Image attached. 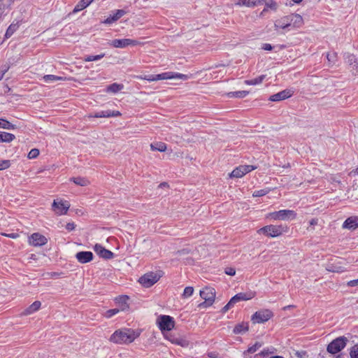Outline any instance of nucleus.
<instances>
[{
  "instance_id": "obj_28",
  "label": "nucleus",
  "mask_w": 358,
  "mask_h": 358,
  "mask_svg": "<svg viewBox=\"0 0 358 358\" xmlns=\"http://www.w3.org/2000/svg\"><path fill=\"white\" fill-rule=\"evenodd\" d=\"M1 142L10 143L15 138V136L13 134L1 131Z\"/></svg>"
},
{
  "instance_id": "obj_49",
  "label": "nucleus",
  "mask_w": 358,
  "mask_h": 358,
  "mask_svg": "<svg viewBox=\"0 0 358 358\" xmlns=\"http://www.w3.org/2000/svg\"><path fill=\"white\" fill-rule=\"evenodd\" d=\"M327 270L331 272H336V273H341V272L343 271V269L342 268V267H341V266L336 267V266H334L333 265L329 266V268H327Z\"/></svg>"
},
{
  "instance_id": "obj_51",
  "label": "nucleus",
  "mask_w": 358,
  "mask_h": 358,
  "mask_svg": "<svg viewBox=\"0 0 358 358\" xmlns=\"http://www.w3.org/2000/svg\"><path fill=\"white\" fill-rule=\"evenodd\" d=\"M224 273L227 275L234 276L236 274V270L234 268L232 267H227L224 270Z\"/></svg>"
},
{
  "instance_id": "obj_53",
  "label": "nucleus",
  "mask_w": 358,
  "mask_h": 358,
  "mask_svg": "<svg viewBox=\"0 0 358 358\" xmlns=\"http://www.w3.org/2000/svg\"><path fill=\"white\" fill-rule=\"evenodd\" d=\"M75 224L73 222H69V223H67L66 225V229L71 231H73L74 229H75Z\"/></svg>"
},
{
  "instance_id": "obj_58",
  "label": "nucleus",
  "mask_w": 358,
  "mask_h": 358,
  "mask_svg": "<svg viewBox=\"0 0 358 358\" xmlns=\"http://www.w3.org/2000/svg\"><path fill=\"white\" fill-rule=\"evenodd\" d=\"M3 236L12 238H16L19 236L18 234L16 233H12V234H3Z\"/></svg>"
},
{
  "instance_id": "obj_18",
  "label": "nucleus",
  "mask_w": 358,
  "mask_h": 358,
  "mask_svg": "<svg viewBox=\"0 0 358 358\" xmlns=\"http://www.w3.org/2000/svg\"><path fill=\"white\" fill-rule=\"evenodd\" d=\"M266 0H238L236 3L238 6H245L247 7H255L258 5H262Z\"/></svg>"
},
{
  "instance_id": "obj_10",
  "label": "nucleus",
  "mask_w": 358,
  "mask_h": 358,
  "mask_svg": "<svg viewBox=\"0 0 358 358\" xmlns=\"http://www.w3.org/2000/svg\"><path fill=\"white\" fill-rule=\"evenodd\" d=\"M141 43L136 40L130 38L114 39L111 41L110 45L114 48H124L129 45H138Z\"/></svg>"
},
{
  "instance_id": "obj_39",
  "label": "nucleus",
  "mask_w": 358,
  "mask_h": 358,
  "mask_svg": "<svg viewBox=\"0 0 358 358\" xmlns=\"http://www.w3.org/2000/svg\"><path fill=\"white\" fill-rule=\"evenodd\" d=\"M345 59L349 65H351L352 66L357 62V60L353 54H346Z\"/></svg>"
},
{
  "instance_id": "obj_34",
  "label": "nucleus",
  "mask_w": 358,
  "mask_h": 358,
  "mask_svg": "<svg viewBox=\"0 0 358 358\" xmlns=\"http://www.w3.org/2000/svg\"><path fill=\"white\" fill-rule=\"evenodd\" d=\"M123 85L113 83L108 87V91L113 93H117L123 89Z\"/></svg>"
},
{
  "instance_id": "obj_17",
  "label": "nucleus",
  "mask_w": 358,
  "mask_h": 358,
  "mask_svg": "<svg viewBox=\"0 0 358 358\" xmlns=\"http://www.w3.org/2000/svg\"><path fill=\"white\" fill-rule=\"evenodd\" d=\"M342 227L343 229H348L351 231L355 230L358 228V217L350 216L347 218L343 223Z\"/></svg>"
},
{
  "instance_id": "obj_22",
  "label": "nucleus",
  "mask_w": 358,
  "mask_h": 358,
  "mask_svg": "<svg viewBox=\"0 0 358 358\" xmlns=\"http://www.w3.org/2000/svg\"><path fill=\"white\" fill-rule=\"evenodd\" d=\"M41 306V303L39 301H35L31 304L27 308L25 309L24 314L27 315L37 311Z\"/></svg>"
},
{
  "instance_id": "obj_46",
  "label": "nucleus",
  "mask_w": 358,
  "mask_h": 358,
  "mask_svg": "<svg viewBox=\"0 0 358 358\" xmlns=\"http://www.w3.org/2000/svg\"><path fill=\"white\" fill-rule=\"evenodd\" d=\"M350 355L351 358H358V344L350 348Z\"/></svg>"
},
{
  "instance_id": "obj_44",
  "label": "nucleus",
  "mask_w": 358,
  "mask_h": 358,
  "mask_svg": "<svg viewBox=\"0 0 358 358\" xmlns=\"http://www.w3.org/2000/svg\"><path fill=\"white\" fill-rule=\"evenodd\" d=\"M10 161L8 159H3L0 161V171L8 169L10 166Z\"/></svg>"
},
{
  "instance_id": "obj_38",
  "label": "nucleus",
  "mask_w": 358,
  "mask_h": 358,
  "mask_svg": "<svg viewBox=\"0 0 358 358\" xmlns=\"http://www.w3.org/2000/svg\"><path fill=\"white\" fill-rule=\"evenodd\" d=\"M105 56L104 53L97 55H87L84 57L83 60L85 62H92L96 61L102 59Z\"/></svg>"
},
{
  "instance_id": "obj_33",
  "label": "nucleus",
  "mask_w": 358,
  "mask_h": 358,
  "mask_svg": "<svg viewBox=\"0 0 358 358\" xmlns=\"http://www.w3.org/2000/svg\"><path fill=\"white\" fill-rule=\"evenodd\" d=\"M119 303L122 305L121 310H126L129 308V305L127 304V301L129 300V297L127 295L121 296L117 299Z\"/></svg>"
},
{
  "instance_id": "obj_26",
  "label": "nucleus",
  "mask_w": 358,
  "mask_h": 358,
  "mask_svg": "<svg viewBox=\"0 0 358 358\" xmlns=\"http://www.w3.org/2000/svg\"><path fill=\"white\" fill-rule=\"evenodd\" d=\"M18 28V22L10 24L6 31L5 38H10L17 30Z\"/></svg>"
},
{
  "instance_id": "obj_12",
  "label": "nucleus",
  "mask_w": 358,
  "mask_h": 358,
  "mask_svg": "<svg viewBox=\"0 0 358 358\" xmlns=\"http://www.w3.org/2000/svg\"><path fill=\"white\" fill-rule=\"evenodd\" d=\"M94 250L100 257L105 259H111L114 257V253L113 252L106 249L100 244L96 243L94 246Z\"/></svg>"
},
{
  "instance_id": "obj_63",
  "label": "nucleus",
  "mask_w": 358,
  "mask_h": 358,
  "mask_svg": "<svg viewBox=\"0 0 358 358\" xmlns=\"http://www.w3.org/2000/svg\"><path fill=\"white\" fill-rule=\"evenodd\" d=\"M269 354V352L268 350H264L261 352L260 355L265 357L267 356Z\"/></svg>"
},
{
  "instance_id": "obj_43",
  "label": "nucleus",
  "mask_w": 358,
  "mask_h": 358,
  "mask_svg": "<svg viewBox=\"0 0 358 358\" xmlns=\"http://www.w3.org/2000/svg\"><path fill=\"white\" fill-rule=\"evenodd\" d=\"M194 292V288L192 287H186L184 289L182 296L184 298H187L191 296L193 294Z\"/></svg>"
},
{
  "instance_id": "obj_52",
  "label": "nucleus",
  "mask_w": 358,
  "mask_h": 358,
  "mask_svg": "<svg viewBox=\"0 0 358 358\" xmlns=\"http://www.w3.org/2000/svg\"><path fill=\"white\" fill-rule=\"evenodd\" d=\"M9 66L4 65L0 67V76L3 78L5 73L8 71Z\"/></svg>"
},
{
  "instance_id": "obj_13",
  "label": "nucleus",
  "mask_w": 358,
  "mask_h": 358,
  "mask_svg": "<svg viewBox=\"0 0 358 358\" xmlns=\"http://www.w3.org/2000/svg\"><path fill=\"white\" fill-rule=\"evenodd\" d=\"M293 95V91L291 90H285L275 94L271 95L268 100L271 101H279L291 97Z\"/></svg>"
},
{
  "instance_id": "obj_14",
  "label": "nucleus",
  "mask_w": 358,
  "mask_h": 358,
  "mask_svg": "<svg viewBox=\"0 0 358 358\" xmlns=\"http://www.w3.org/2000/svg\"><path fill=\"white\" fill-rule=\"evenodd\" d=\"M292 20H290V15L283 16L279 20H277L274 23L275 29L279 28L285 29L292 27Z\"/></svg>"
},
{
  "instance_id": "obj_35",
  "label": "nucleus",
  "mask_w": 358,
  "mask_h": 358,
  "mask_svg": "<svg viewBox=\"0 0 358 358\" xmlns=\"http://www.w3.org/2000/svg\"><path fill=\"white\" fill-rule=\"evenodd\" d=\"M327 59L329 66H333L337 61V53L334 52L331 53L328 52L327 54Z\"/></svg>"
},
{
  "instance_id": "obj_16",
  "label": "nucleus",
  "mask_w": 358,
  "mask_h": 358,
  "mask_svg": "<svg viewBox=\"0 0 358 358\" xmlns=\"http://www.w3.org/2000/svg\"><path fill=\"white\" fill-rule=\"evenodd\" d=\"M93 257L94 255L90 251H81L77 252L76 255V258L80 264H86L91 262Z\"/></svg>"
},
{
  "instance_id": "obj_55",
  "label": "nucleus",
  "mask_w": 358,
  "mask_h": 358,
  "mask_svg": "<svg viewBox=\"0 0 358 358\" xmlns=\"http://www.w3.org/2000/svg\"><path fill=\"white\" fill-rule=\"evenodd\" d=\"M262 49L268 51H271L273 50V46L269 43L263 44Z\"/></svg>"
},
{
  "instance_id": "obj_20",
  "label": "nucleus",
  "mask_w": 358,
  "mask_h": 358,
  "mask_svg": "<svg viewBox=\"0 0 358 358\" xmlns=\"http://www.w3.org/2000/svg\"><path fill=\"white\" fill-rule=\"evenodd\" d=\"M255 296V294L252 292L250 293H244L240 292L234 296V300H236V302H239L241 301H247L252 299Z\"/></svg>"
},
{
  "instance_id": "obj_31",
  "label": "nucleus",
  "mask_w": 358,
  "mask_h": 358,
  "mask_svg": "<svg viewBox=\"0 0 358 358\" xmlns=\"http://www.w3.org/2000/svg\"><path fill=\"white\" fill-rule=\"evenodd\" d=\"M152 150H157L159 152H164L166 149V145L164 143L157 142L150 145Z\"/></svg>"
},
{
  "instance_id": "obj_4",
  "label": "nucleus",
  "mask_w": 358,
  "mask_h": 358,
  "mask_svg": "<svg viewBox=\"0 0 358 358\" xmlns=\"http://www.w3.org/2000/svg\"><path fill=\"white\" fill-rule=\"evenodd\" d=\"M348 341V338L345 336L338 337L327 345V350L331 354H336L346 346Z\"/></svg>"
},
{
  "instance_id": "obj_9",
  "label": "nucleus",
  "mask_w": 358,
  "mask_h": 358,
  "mask_svg": "<svg viewBox=\"0 0 358 358\" xmlns=\"http://www.w3.org/2000/svg\"><path fill=\"white\" fill-rule=\"evenodd\" d=\"M52 208L56 214L65 215L70 208V204L67 201L54 200Z\"/></svg>"
},
{
  "instance_id": "obj_11",
  "label": "nucleus",
  "mask_w": 358,
  "mask_h": 358,
  "mask_svg": "<svg viewBox=\"0 0 358 358\" xmlns=\"http://www.w3.org/2000/svg\"><path fill=\"white\" fill-rule=\"evenodd\" d=\"M256 167L251 165H242L236 167L230 174L231 178H241L248 173L255 170Z\"/></svg>"
},
{
  "instance_id": "obj_37",
  "label": "nucleus",
  "mask_w": 358,
  "mask_h": 358,
  "mask_svg": "<svg viewBox=\"0 0 358 358\" xmlns=\"http://www.w3.org/2000/svg\"><path fill=\"white\" fill-rule=\"evenodd\" d=\"M43 80L45 83H52L55 81L63 80V78L55 75H45L43 77Z\"/></svg>"
},
{
  "instance_id": "obj_61",
  "label": "nucleus",
  "mask_w": 358,
  "mask_h": 358,
  "mask_svg": "<svg viewBox=\"0 0 358 358\" xmlns=\"http://www.w3.org/2000/svg\"><path fill=\"white\" fill-rule=\"evenodd\" d=\"M236 303H237L236 301L234 300V296H233L227 304L231 308Z\"/></svg>"
},
{
  "instance_id": "obj_56",
  "label": "nucleus",
  "mask_w": 358,
  "mask_h": 358,
  "mask_svg": "<svg viewBox=\"0 0 358 358\" xmlns=\"http://www.w3.org/2000/svg\"><path fill=\"white\" fill-rule=\"evenodd\" d=\"M352 72L354 75L358 76V62L352 66Z\"/></svg>"
},
{
  "instance_id": "obj_21",
  "label": "nucleus",
  "mask_w": 358,
  "mask_h": 358,
  "mask_svg": "<svg viewBox=\"0 0 358 358\" xmlns=\"http://www.w3.org/2000/svg\"><path fill=\"white\" fill-rule=\"evenodd\" d=\"M249 327L248 323H239L235 326L233 332L235 334H243L248 331Z\"/></svg>"
},
{
  "instance_id": "obj_54",
  "label": "nucleus",
  "mask_w": 358,
  "mask_h": 358,
  "mask_svg": "<svg viewBox=\"0 0 358 358\" xmlns=\"http://www.w3.org/2000/svg\"><path fill=\"white\" fill-rule=\"evenodd\" d=\"M347 285L349 287L357 286L358 285V278L356 280H352L348 282Z\"/></svg>"
},
{
  "instance_id": "obj_47",
  "label": "nucleus",
  "mask_w": 358,
  "mask_h": 358,
  "mask_svg": "<svg viewBox=\"0 0 358 358\" xmlns=\"http://www.w3.org/2000/svg\"><path fill=\"white\" fill-rule=\"evenodd\" d=\"M39 155V150L36 148L31 149L29 154H28V158L29 159H35Z\"/></svg>"
},
{
  "instance_id": "obj_62",
  "label": "nucleus",
  "mask_w": 358,
  "mask_h": 358,
  "mask_svg": "<svg viewBox=\"0 0 358 358\" xmlns=\"http://www.w3.org/2000/svg\"><path fill=\"white\" fill-rule=\"evenodd\" d=\"M230 309V308L226 304L222 309V313H225L227 311H228Z\"/></svg>"
},
{
  "instance_id": "obj_24",
  "label": "nucleus",
  "mask_w": 358,
  "mask_h": 358,
  "mask_svg": "<svg viewBox=\"0 0 358 358\" xmlns=\"http://www.w3.org/2000/svg\"><path fill=\"white\" fill-rule=\"evenodd\" d=\"M70 180L73 181L77 185L82 187L87 186L90 184V181L87 178L83 177H73L71 178Z\"/></svg>"
},
{
  "instance_id": "obj_2",
  "label": "nucleus",
  "mask_w": 358,
  "mask_h": 358,
  "mask_svg": "<svg viewBox=\"0 0 358 358\" xmlns=\"http://www.w3.org/2000/svg\"><path fill=\"white\" fill-rule=\"evenodd\" d=\"M288 231V227L286 225H266L259 229L257 232L262 234L268 237L275 238L280 236L283 233H286Z\"/></svg>"
},
{
  "instance_id": "obj_59",
  "label": "nucleus",
  "mask_w": 358,
  "mask_h": 358,
  "mask_svg": "<svg viewBox=\"0 0 358 358\" xmlns=\"http://www.w3.org/2000/svg\"><path fill=\"white\" fill-rule=\"evenodd\" d=\"M115 21H117L116 20H115L114 17L112 15V16H110L108 17L105 21L104 22L106 23V24H111L113 23V22Z\"/></svg>"
},
{
  "instance_id": "obj_40",
  "label": "nucleus",
  "mask_w": 358,
  "mask_h": 358,
  "mask_svg": "<svg viewBox=\"0 0 358 358\" xmlns=\"http://www.w3.org/2000/svg\"><path fill=\"white\" fill-rule=\"evenodd\" d=\"M265 3L266 8L263 10V12H265L267 8H271V10H275L277 9V3L273 0H270L268 2H266V0L264 3Z\"/></svg>"
},
{
  "instance_id": "obj_1",
  "label": "nucleus",
  "mask_w": 358,
  "mask_h": 358,
  "mask_svg": "<svg viewBox=\"0 0 358 358\" xmlns=\"http://www.w3.org/2000/svg\"><path fill=\"white\" fill-rule=\"evenodd\" d=\"M138 336L131 329H118L110 336V341L116 344H128L132 343Z\"/></svg>"
},
{
  "instance_id": "obj_19",
  "label": "nucleus",
  "mask_w": 358,
  "mask_h": 358,
  "mask_svg": "<svg viewBox=\"0 0 358 358\" xmlns=\"http://www.w3.org/2000/svg\"><path fill=\"white\" fill-rule=\"evenodd\" d=\"M290 20H292V27L294 28L301 27L303 22L302 17L299 14H290Z\"/></svg>"
},
{
  "instance_id": "obj_15",
  "label": "nucleus",
  "mask_w": 358,
  "mask_h": 358,
  "mask_svg": "<svg viewBox=\"0 0 358 358\" xmlns=\"http://www.w3.org/2000/svg\"><path fill=\"white\" fill-rule=\"evenodd\" d=\"M29 242L34 246H42L47 243L48 239L38 233H34L30 236Z\"/></svg>"
},
{
  "instance_id": "obj_30",
  "label": "nucleus",
  "mask_w": 358,
  "mask_h": 358,
  "mask_svg": "<svg viewBox=\"0 0 358 358\" xmlns=\"http://www.w3.org/2000/svg\"><path fill=\"white\" fill-rule=\"evenodd\" d=\"M265 75H261L257 78H255L254 79L251 80H245V83L248 85H255L260 84L263 82L264 79L265 78Z\"/></svg>"
},
{
  "instance_id": "obj_3",
  "label": "nucleus",
  "mask_w": 358,
  "mask_h": 358,
  "mask_svg": "<svg viewBox=\"0 0 358 358\" xmlns=\"http://www.w3.org/2000/svg\"><path fill=\"white\" fill-rule=\"evenodd\" d=\"M162 276V271H158L156 273L149 272L141 276L138 282L145 287H150L155 284Z\"/></svg>"
},
{
  "instance_id": "obj_41",
  "label": "nucleus",
  "mask_w": 358,
  "mask_h": 358,
  "mask_svg": "<svg viewBox=\"0 0 358 358\" xmlns=\"http://www.w3.org/2000/svg\"><path fill=\"white\" fill-rule=\"evenodd\" d=\"M268 192H269V189H259V190H255L253 192L252 196H255V197L263 196L266 195V194H268Z\"/></svg>"
},
{
  "instance_id": "obj_25",
  "label": "nucleus",
  "mask_w": 358,
  "mask_h": 358,
  "mask_svg": "<svg viewBox=\"0 0 358 358\" xmlns=\"http://www.w3.org/2000/svg\"><path fill=\"white\" fill-rule=\"evenodd\" d=\"M166 77L169 76V78H166L167 79H173V78H179L182 79L183 80H186L189 78V76L185 74L180 73H173V72H166Z\"/></svg>"
},
{
  "instance_id": "obj_23",
  "label": "nucleus",
  "mask_w": 358,
  "mask_h": 358,
  "mask_svg": "<svg viewBox=\"0 0 358 358\" xmlns=\"http://www.w3.org/2000/svg\"><path fill=\"white\" fill-rule=\"evenodd\" d=\"M166 73H160V74H150L145 76L143 78L144 80H148V81H157L159 80H166ZM169 78V76H167Z\"/></svg>"
},
{
  "instance_id": "obj_60",
  "label": "nucleus",
  "mask_w": 358,
  "mask_h": 358,
  "mask_svg": "<svg viewBox=\"0 0 358 358\" xmlns=\"http://www.w3.org/2000/svg\"><path fill=\"white\" fill-rule=\"evenodd\" d=\"M317 222H318V219L317 218H313L309 222L310 227L315 226V225L317 224Z\"/></svg>"
},
{
  "instance_id": "obj_5",
  "label": "nucleus",
  "mask_w": 358,
  "mask_h": 358,
  "mask_svg": "<svg viewBox=\"0 0 358 358\" xmlns=\"http://www.w3.org/2000/svg\"><path fill=\"white\" fill-rule=\"evenodd\" d=\"M200 296L205 300L201 303L199 307H208L213 304L215 298V290L213 287H206L200 291Z\"/></svg>"
},
{
  "instance_id": "obj_27",
  "label": "nucleus",
  "mask_w": 358,
  "mask_h": 358,
  "mask_svg": "<svg viewBox=\"0 0 358 358\" xmlns=\"http://www.w3.org/2000/svg\"><path fill=\"white\" fill-rule=\"evenodd\" d=\"M249 94L248 91L242 90L236 92H231L227 93V96L230 98H244Z\"/></svg>"
},
{
  "instance_id": "obj_64",
  "label": "nucleus",
  "mask_w": 358,
  "mask_h": 358,
  "mask_svg": "<svg viewBox=\"0 0 358 358\" xmlns=\"http://www.w3.org/2000/svg\"><path fill=\"white\" fill-rule=\"evenodd\" d=\"M269 358H284V357L282 356H279V355H275V356H272Z\"/></svg>"
},
{
  "instance_id": "obj_36",
  "label": "nucleus",
  "mask_w": 358,
  "mask_h": 358,
  "mask_svg": "<svg viewBox=\"0 0 358 358\" xmlns=\"http://www.w3.org/2000/svg\"><path fill=\"white\" fill-rule=\"evenodd\" d=\"M89 6L88 3L85 0H80L78 3L75 6L73 13L80 11Z\"/></svg>"
},
{
  "instance_id": "obj_6",
  "label": "nucleus",
  "mask_w": 358,
  "mask_h": 358,
  "mask_svg": "<svg viewBox=\"0 0 358 358\" xmlns=\"http://www.w3.org/2000/svg\"><path fill=\"white\" fill-rule=\"evenodd\" d=\"M268 217L274 220H293L296 217V213L292 210H280L269 213Z\"/></svg>"
},
{
  "instance_id": "obj_7",
  "label": "nucleus",
  "mask_w": 358,
  "mask_h": 358,
  "mask_svg": "<svg viewBox=\"0 0 358 358\" xmlns=\"http://www.w3.org/2000/svg\"><path fill=\"white\" fill-rule=\"evenodd\" d=\"M159 329L162 331H169L174 328L175 321L173 317L169 315H160L157 320Z\"/></svg>"
},
{
  "instance_id": "obj_42",
  "label": "nucleus",
  "mask_w": 358,
  "mask_h": 358,
  "mask_svg": "<svg viewBox=\"0 0 358 358\" xmlns=\"http://www.w3.org/2000/svg\"><path fill=\"white\" fill-rule=\"evenodd\" d=\"M120 312V309L118 308H113V309H110V310H108L105 313H104V317H106V318H110L112 317L113 315H116L117 313H118Z\"/></svg>"
},
{
  "instance_id": "obj_48",
  "label": "nucleus",
  "mask_w": 358,
  "mask_h": 358,
  "mask_svg": "<svg viewBox=\"0 0 358 358\" xmlns=\"http://www.w3.org/2000/svg\"><path fill=\"white\" fill-rule=\"evenodd\" d=\"M95 117H110V110H103L96 113L94 116Z\"/></svg>"
},
{
  "instance_id": "obj_45",
  "label": "nucleus",
  "mask_w": 358,
  "mask_h": 358,
  "mask_svg": "<svg viewBox=\"0 0 358 358\" xmlns=\"http://www.w3.org/2000/svg\"><path fill=\"white\" fill-rule=\"evenodd\" d=\"M170 341L171 343L180 345L181 346H185L187 344V341L182 338H170Z\"/></svg>"
},
{
  "instance_id": "obj_57",
  "label": "nucleus",
  "mask_w": 358,
  "mask_h": 358,
  "mask_svg": "<svg viewBox=\"0 0 358 358\" xmlns=\"http://www.w3.org/2000/svg\"><path fill=\"white\" fill-rule=\"evenodd\" d=\"M120 115H121L120 112H119L117 110H113V111L110 110V117H119Z\"/></svg>"
},
{
  "instance_id": "obj_50",
  "label": "nucleus",
  "mask_w": 358,
  "mask_h": 358,
  "mask_svg": "<svg viewBox=\"0 0 358 358\" xmlns=\"http://www.w3.org/2000/svg\"><path fill=\"white\" fill-rule=\"evenodd\" d=\"M125 14L124 10H117L116 13L113 15L115 20H117Z\"/></svg>"
},
{
  "instance_id": "obj_8",
  "label": "nucleus",
  "mask_w": 358,
  "mask_h": 358,
  "mask_svg": "<svg viewBox=\"0 0 358 358\" xmlns=\"http://www.w3.org/2000/svg\"><path fill=\"white\" fill-rule=\"evenodd\" d=\"M273 313L268 309L261 310L257 311L252 316V321L253 323H263L273 317Z\"/></svg>"
},
{
  "instance_id": "obj_32",
  "label": "nucleus",
  "mask_w": 358,
  "mask_h": 358,
  "mask_svg": "<svg viewBox=\"0 0 358 358\" xmlns=\"http://www.w3.org/2000/svg\"><path fill=\"white\" fill-rule=\"evenodd\" d=\"M262 344L259 342H256L253 345L248 348L247 350L243 352L244 355L247 354H253L257 352L261 347Z\"/></svg>"
},
{
  "instance_id": "obj_29",
  "label": "nucleus",
  "mask_w": 358,
  "mask_h": 358,
  "mask_svg": "<svg viewBox=\"0 0 358 358\" xmlns=\"http://www.w3.org/2000/svg\"><path fill=\"white\" fill-rule=\"evenodd\" d=\"M0 128L5 129H15L17 128L16 125L10 123L8 120L0 118Z\"/></svg>"
}]
</instances>
